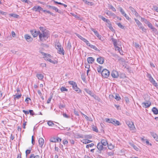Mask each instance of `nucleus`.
<instances>
[{
    "mask_svg": "<svg viewBox=\"0 0 158 158\" xmlns=\"http://www.w3.org/2000/svg\"><path fill=\"white\" fill-rule=\"evenodd\" d=\"M129 9L133 14L135 15L136 16H138L139 14L138 13L135 11V9L133 7L131 6H130Z\"/></svg>",
    "mask_w": 158,
    "mask_h": 158,
    "instance_id": "17",
    "label": "nucleus"
},
{
    "mask_svg": "<svg viewBox=\"0 0 158 158\" xmlns=\"http://www.w3.org/2000/svg\"><path fill=\"white\" fill-rule=\"evenodd\" d=\"M58 51V52L60 54L64 55V51L62 47H61L59 48V49H57Z\"/></svg>",
    "mask_w": 158,
    "mask_h": 158,
    "instance_id": "16",
    "label": "nucleus"
},
{
    "mask_svg": "<svg viewBox=\"0 0 158 158\" xmlns=\"http://www.w3.org/2000/svg\"><path fill=\"white\" fill-rule=\"evenodd\" d=\"M39 29L40 30V31H42V33H41V34H44L45 35V36L46 37V38H45V40L48 39V37L47 36V33L46 32V30L44 28L41 27H39Z\"/></svg>",
    "mask_w": 158,
    "mask_h": 158,
    "instance_id": "8",
    "label": "nucleus"
},
{
    "mask_svg": "<svg viewBox=\"0 0 158 158\" xmlns=\"http://www.w3.org/2000/svg\"><path fill=\"white\" fill-rule=\"evenodd\" d=\"M92 129L94 131L96 132H98V129L96 126H94L92 127Z\"/></svg>",
    "mask_w": 158,
    "mask_h": 158,
    "instance_id": "43",
    "label": "nucleus"
},
{
    "mask_svg": "<svg viewBox=\"0 0 158 158\" xmlns=\"http://www.w3.org/2000/svg\"><path fill=\"white\" fill-rule=\"evenodd\" d=\"M106 14L108 15H115L114 14H113L111 12L109 11H108L106 12Z\"/></svg>",
    "mask_w": 158,
    "mask_h": 158,
    "instance_id": "54",
    "label": "nucleus"
},
{
    "mask_svg": "<svg viewBox=\"0 0 158 158\" xmlns=\"http://www.w3.org/2000/svg\"><path fill=\"white\" fill-rule=\"evenodd\" d=\"M111 123L115 126H119L120 125V123L119 121L115 119H112Z\"/></svg>",
    "mask_w": 158,
    "mask_h": 158,
    "instance_id": "18",
    "label": "nucleus"
},
{
    "mask_svg": "<svg viewBox=\"0 0 158 158\" xmlns=\"http://www.w3.org/2000/svg\"><path fill=\"white\" fill-rule=\"evenodd\" d=\"M87 61L89 64H92L95 61V59L93 57H90L87 58Z\"/></svg>",
    "mask_w": 158,
    "mask_h": 158,
    "instance_id": "15",
    "label": "nucleus"
},
{
    "mask_svg": "<svg viewBox=\"0 0 158 158\" xmlns=\"http://www.w3.org/2000/svg\"><path fill=\"white\" fill-rule=\"evenodd\" d=\"M89 47H90L91 48H92L96 51L99 52L100 51V50L94 45H93L91 44Z\"/></svg>",
    "mask_w": 158,
    "mask_h": 158,
    "instance_id": "30",
    "label": "nucleus"
},
{
    "mask_svg": "<svg viewBox=\"0 0 158 158\" xmlns=\"http://www.w3.org/2000/svg\"><path fill=\"white\" fill-rule=\"evenodd\" d=\"M25 152L26 156H27V155L30 153L31 152V150H26Z\"/></svg>",
    "mask_w": 158,
    "mask_h": 158,
    "instance_id": "56",
    "label": "nucleus"
},
{
    "mask_svg": "<svg viewBox=\"0 0 158 158\" xmlns=\"http://www.w3.org/2000/svg\"><path fill=\"white\" fill-rule=\"evenodd\" d=\"M47 55V56H44V59L45 60L49 61V58L48 57V56H49V54H48Z\"/></svg>",
    "mask_w": 158,
    "mask_h": 158,
    "instance_id": "55",
    "label": "nucleus"
},
{
    "mask_svg": "<svg viewBox=\"0 0 158 158\" xmlns=\"http://www.w3.org/2000/svg\"><path fill=\"white\" fill-rule=\"evenodd\" d=\"M119 9L121 14L123 15L125 13V12L121 7H119Z\"/></svg>",
    "mask_w": 158,
    "mask_h": 158,
    "instance_id": "41",
    "label": "nucleus"
},
{
    "mask_svg": "<svg viewBox=\"0 0 158 158\" xmlns=\"http://www.w3.org/2000/svg\"><path fill=\"white\" fill-rule=\"evenodd\" d=\"M152 111L155 114H158V110L157 108L155 107H153L152 108Z\"/></svg>",
    "mask_w": 158,
    "mask_h": 158,
    "instance_id": "27",
    "label": "nucleus"
},
{
    "mask_svg": "<svg viewBox=\"0 0 158 158\" xmlns=\"http://www.w3.org/2000/svg\"><path fill=\"white\" fill-rule=\"evenodd\" d=\"M73 89H74L78 93H81V91L80 90V89L77 87V84H76L75 87L73 86Z\"/></svg>",
    "mask_w": 158,
    "mask_h": 158,
    "instance_id": "23",
    "label": "nucleus"
},
{
    "mask_svg": "<svg viewBox=\"0 0 158 158\" xmlns=\"http://www.w3.org/2000/svg\"><path fill=\"white\" fill-rule=\"evenodd\" d=\"M130 145L132 147L134 148L135 149V150L138 151L139 149V148L135 145L133 143H130Z\"/></svg>",
    "mask_w": 158,
    "mask_h": 158,
    "instance_id": "34",
    "label": "nucleus"
},
{
    "mask_svg": "<svg viewBox=\"0 0 158 158\" xmlns=\"http://www.w3.org/2000/svg\"><path fill=\"white\" fill-rule=\"evenodd\" d=\"M111 40L113 43L114 46H116V45H118L117 40L116 39H114L113 38H112Z\"/></svg>",
    "mask_w": 158,
    "mask_h": 158,
    "instance_id": "24",
    "label": "nucleus"
},
{
    "mask_svg": "<svg viewBox=\"0 0 158 158\" xmlns=\"http://www.w3.org/2000/svg\"><path fill=\"white\" fill-rule=\"evenodd\" d=\"M69 84L72 85L73 87V86L75 87L76 84H77L76 83L73 81H69Z\"/></svg>",
    "mask_w": 158,
    "mask_h": 158,
    "instance_id": "31",
    "label": "nucleus"
},
{
    "mask_svg": "<svg viewBox=\"0 0 158 158\" xmlns=\"http://www.w3.org/2000/svg\"><path fill=\"white\" fill-rule=\"evenodd\" d=\"M104 58L103 57L100 56L97 59V61L100 64H103L104 62Z\"/></svg>",
    "mask_w": 158,
    "mask_h": 158,
    "instance_id": "10",
    "label": "nucleus"
},
{
    "mask_svg": "<svg viewBox=\"0 0 158 158\" xmlns=\"http://www.w3.org/2000/svg\"><path fill=\"white\" fill-rule=\"evenodd\" d=\"M30 32L34 37H35L39 35L40 41L43 42L45 40V38H46L45 35L44 34H41L40 31L31 30L30 31Z\"/></svg>",
    "mask_w": 158,
    "mask_h": 158,
    "instance_id": "1",
    "label": "nucleus"
},
{
    "mask_svg": "<svg viewBox=\"0 0 158 158\" xmlns=\"http://www.w3.org/2000/svg\"><path fill=\"white\" fill-rule=\"evenodd\" d=\"M60 90L63 91H68V89L64 87H62L60 88Z\"/></svg>",
    "mask_w": 158,
    "mask_h": 158,
    "instance_id": "44",
    "label": "nucleus"
},
{
    "mask_svg": "<svg viewBox=\"0 0 158 158\" xmlns=\"http://www.w3.org/2000/svg\"><path fill=\"white\" fill-rule=\"evenodd\" d=\"M54 45L56 49H59L61 47V45L57 40H56V42H55Z\"/></svg>",
    "mask_w": 158,
    "mask_h": 158,
    "instance_id": "19",
    "label": "nucleus"
},
{
    "mask_svg": "<svg viewBox=\"0 0 158 158\" xmlns=\"http://www.w3.org/2000/svg\"><path fill=\"white\" fill-rule=\"evenodd\" d=\"M11 16L12 17H13L14 18H18L19 17V15L16 14H12L11 15Z\"/></svg>",
    "mask_w": 158,
    "mask_h": 158,
    "instance_id": "50",
    "label": "nucleus"
},
{
    "mask_svg": "<svg viewBox=\"0 0 158 158\" xmlns=\"http://www.w3.org/2000/svg\"><path fill=\"white\" fill-rule=\"evenodd\" d=\"M102 68V67L101 66H99L97 68V70L99 73H101V70Z\"/></svg>",
    "mask_w": 158,
    "mask_h": 158,
    "instance_id": "36",
    "label": "nucleus"
},
{
    "mask_svg": "<svg viewBox=\"0 0 158 158\" xmlns=\"http://www.w3.org/2000/svg\"><path fill=\"white\" fill-rule=\"evenodd\" d=\"M92 31H93L95 33V35L97 36H99V33L98 31L95 30L94 29H92Z\"/></svg>",
    "mask_w": 158,
    "mask_h": 158,
    "instance_id": "48",
    "label": "nucleus"
},
{
    "mask_svg": "<svg viewBox=\"0 0 158 158\" xmlns=\"http://www.w3.org/2000/svg\"><path fill=\"white\" fill-rule=\"evenodd\" d=\"M125 18H126L129 21H131V19L129 17V16L126 14V13L124 14V15H123Z\"/></svg>",
    "mask_w": 158,
    "mask_h": 158,
    "instance_id": "42",
    "label": "nucleus"
},
{
    "mask_svg": "<svg viewBox=\"0 0 158 158\" xmlns=\"http://www.w3.org/2000/svg\"><path fill=\"white\" fill-rule=\"evenodd\" d=\"M84 41V42H85L86 43V44L87 46H90V45L91 44H90L89 43V41H88V40H86V39H85V40H84V41Z\"/></svg>",
    "mask_w": 158,
    "mask_h": 158,
    "instance_id": "51",
    "label": "nucleus"
},
{
    "mask_svg": "<svg viewBox=\"0 0 158 158\" xmlns=\"http://www.w3.org/2000/svg\"><path fill=\"white\" fill-rule=\"evenodd\" d=\"M112 119V118H106V122L108 123H111Z\"/></svg>",
    "mask_w": 158,
    "mask_h": 158,
    "instance_id": "49",
    "label": "nucleus"
},
{
    "mask_svg": "<svg viewBox=\"0 0 158 158\" xmlns=\"http://www.w3.org/2000/svg\"><path fill=\"white\" fill-rule=\"evenodd\" d=\"M107 27L109 28V29L111 31H114V30L113 29V27H112L111 24H110L108 26H107Z\"/></svg>",
    "mask_w": 158,
    "mask_h": 158,
    "instance_id": "47",
    "label": "nucleus"
},
{
    "mask_svg": "<svg viewBox=\"0 0 158 158\" xmlns=\"http://www.w3.org/2000/svg\"><path fill=\"white\" fill-rule=\"evenodd\" d=\"M126 123L130 130H133L135 128L133 123L132 122L128 121H126Z\"/></svg>",
    "mask_w": 158,
    "mask_h": 158,
    "instance_id": "5",
    "label": "nucleus"
},
{
    "mask_svg": "<svg viewBox=\"0 0 158 158\" xmlns=\"http://www.w3.org/2000/svg\"><path fill=\"white\" fill-rule=\"evenodd\" d=\"M36 77L39 79L42 80L43 78V76L41 74H37L36 75Z\"/></svg>",
    "mask_w": 158,
    "mask_h": 158,
    "instance_id": "32",
    "label": "nucleus"
},
{
    "mask_svg": "<svg viewBox=\"0 0 158 158\" xmlns=\"http://www.w3.org/2000/svg\"><path fill=\"white\" fill-rule=\"evenodd\" d=\"M111 75L112 77L114 78H117L118 77V73L115 70H113L112 72Z\"/></svg>",
    "mask_w": 158,
    "mask_h": 158,
    "instance_id": "9",
    "label": "nucleus"
},
{
    "mask_svg": "<svg viewBox=\"0 0 158 158\" xmlns=\"http://www.w3.org/2000/svg\"><path fill=\"white\" fill-rule=\"evenodd\" d=\"M114 146L113 145H112L111 144H108V148L109 149L111 150L113 149L114 148Z\"/></svg>",
    "mask_w": 158,
    "mask_h": 158,
    "instance_id": "39",
    "label": "nucleus"
},
{
    "mask_svg": "<svg viewBox=\"0 0 158 158\" xmlns=\"http://www.w3.org/2000/svg\"><path fill=\"white\" fill-rule=\"evenodd\" d=\"M23 112L26 115L28 114L29 113V111H26L25 110H23Z\"/></svg>",
    "mask_w": 158,
    "mask_h": 158,
    "instance_id": "63",
    "label": "nucleus"
},
{
    "mask_svg": "<svg viewBox=\"0 0 158 158\" xmlns=\"http://www.w3.org/2000/svg\"><path fill=\"white\" fill-rule=\"evenodd\" d=\"M21 1L23 2H25L28 4H30L31 3L29 0H21Z\"/></svg>",
    "mask_w": 158,
    "mask_h": 158,
    "instance_id": "46",
    "label": "nucleus"
},
{
    "mask_svg": "<svg viewBox=\"0 0 158 158\" xmlns=\"http://www.w3.org/2000/svg\"><path fill=\"white\" fill-rule=\"evenodd\" d=\"M24 37L25 40L28 42H31L33 41V38L31 37L30 35L28 34L25 35L24 36Z\"/></svg>",
    "mask_w": 158,
    "mask_h": 158,
    "instance_id": "7",
    "label": "nucleus"
},
{
    "mask_svg": "<svg viewBox=\"0 0 158 158\" xmlns=\"http://www.w3.org/2000/svg\"><path fill=\"white\" fill-rule=\"evenodd\" d=\"M151 135L157 141H158V135L153 132H150Z\"/></svg>",
    "mask_w": 158,
    "mask_h": 158,
    "instance_id": "11",
    "label": "nucleus"
},
{
    "mask_svg": "<svg viewBox=\"0 0 158 158\" xmlns=\"http://www.w3.org/2000/svg\"><path fill=\"white\" fill-rule=\"evenodd\" d=\"M150 81L157 88H158V85L153 78H151V80H150Z\"/></svg>",
    "mask_w": 158,
    "mask_h": 158,
    "instance_id": "22",
    "label": "nucleus"
},
{
    "mask_svg": "<svg viewBox=\"0 0 158 158\" xmlns=\"http://www.w3.org/2000/svg\"><path fill=\"white\" fill-rule=\"evenodd\" d=\"M85 90L86 92H87L88 94H89L91 96L93 97H94V94L92 93L91 91H90L89 90L87 89H85Z\"/></svg>",
    "mask_w": 158,
    "mask_h": 158,
    "instance_id": "26",
    "label": "nucleus"
},
{
    "mask_svg": "<svg viewBox=\"0 0 158 158\" xmlns=\"http://www.w3.org/2000/svg\"><path fill=\"white\" fill-rule=\"evenodd\" d=\"M63 143L64 145H67L68 143V141L67 140L64 139L63 140Z\"/></svg>",
    "mask_w": 158,
    "mask_h": 158,
    "instance_id": "61",
    "label": "nucleus"
},
{
    "mask_svg": "<svg viewBox=\"0 0 158 158\" xmlns=\"http://www.w3.org/2000/svg\"><path fill=\"white\" fill-rule=\"evenodd\" d=\"M50 62L54 64H57L58 63L57 59L56 58L54 59L51 58L50 59Z\"/></svg>",
    "mask_w": 158,
    "mask_h": 158,
    "instance_id": "13",
    "label": "nucleus"
},
{
    "mask_svg": "<svg viewBox=\"0 0 158 158\" xmlns=\"http://www.w3.org/2000/svg\"><path fill=\"white\" fill-rule=\"evenodd\" d=\"M99 17L101 18L104 22H106L107 19H106L105 17L101 15H99Z\"/></svg>",
    "mask_w": 158,
    "mask_h": 158,
    "instance_id": "45",
    "label": "nucleus"
},
{
    "mask_svg": "<svg viewBox=\"0 0 158 158\" xmlns=\"http://www.w3.org/2000/svg\"><path fill=\"white\" fill-rule=\"evenodd\" d=\"M42 9V8L40 6H38L37 7L36 6H35L33 7V10L35 11H40V10H41Z\"/></svg>",
    "mask_w": 158,
    "mask_h": 158,
    "instance_id": "25",
    "label": "nucleus"
},
{
    "mask_svg": "<svg viewBox=\"0 0 158 158\" xmlns=\"http://www.w3.org/2000/svg\"><path fill=\"white\" fill-rule=\"evenodd\" d=\"M115 50L120 51V48L116 45V46H114Z\"/></svg>",
    "mask_w": 158,
    "mask_h": 158,
    "instance_id": "62",
    "label": "nucleus"
},
{
    "mask_svg": "<svg viewBox=\"0 0 158 158\" xmlns=\"http://www.w3.org/2000/svg\"><path fill=\"white\" fill-rule=\"evenodd\" d=\"M94 144L93 143H91L90 144L87 145L86 147V148H88L89 147H92L93 146H94Z\"/></svg>",
    "mask_w": 158,
    "mask_h": 158,
    "instance_id": "53",
    "label": "nucleus"
},
{
    "mask_svg": "<svg viewBox=\"0 0 158 158\" xmlns=\"http://www.w3.org/2000/svg\"><path fill=\"white\" fill-rule=\"evenodd\" d=\"M39 146L42 148L44 143V139L42 138H40L39 139Z\"/></svg>",
    "mask_w": 158,
    "mask_h": 158,
    "instance_id": "12",
    "label": "nucleus"
},
{
    "mask_svg": "<svg viewBox=\"0 0 158 158\" xmlns=\"http://www.w3.org/2000/svg\"><path fill=\"white\" fill-rule=\"evenodd\" d=\"M114 97L117 101H119L121 99L119 94H115L114 96L113 95H110L109 97Z\"/></svg>",
    "mask_w": 158,
    "mask_h": 158,
    "instance_id": "14",
    "label": "nucleus"
},
{
    "mask_svg": "<svg viewBox=\"0 0 158 158\" xmlns=\"http://www.w3.org/2000/svg\"><path fill=\"white\" fill-rule=\"evenodd\" d=\"M147 25L148 27L151 29V28H152L153 27L152 24L150 23H149V24Z\"/></svg>",
    "mask_w": 158,
    "mask_h": 158,
    "instance_id": "64",
    "label": "nucleus"
},
{
    "mask_svg": "<svg viewBox=\"0 0 158 158\" xmlns=\"http://www.w3.org/2000/svg\"><path fill=\"white\" fill-rule=\"evenodd\" d=\"M71 48V43L69 41L68 43L66 45V48H67L69 50H70Z\"/></svg>",
    "mask_w": 158,
    "mask_h": 158,
    "instance_id": "33",
    "label": "nucleus"
},
{
    "mask_svg": "<svg viewBox=\"0 0 158 158\" xmlns=\"http://www.w3.org/2000/svg\"><path fill=\"white\" fill-rule=\"evenodd\" d=\"M94 98L97 100H98V101H100V99L98 96H96L94 95V97H93Z\"/></svg>",
    "mask_w": 158,
    "mask_h": 158,
    "instance_id": "60",
    "label": "nucleus"
},
{
    "mask_svg": "<svg viewBox=\"0 0 158 158\" xmlns=\"http://www.w3.org/2000/svg\"><path fill=\"white\" fill-rule=\"evenodd\" d=\"M85 4H87L88 5H89V6H92L93 5V2H88L87 1V2H86Z\"/></svg>",
    "mask_w": 158,
    "mask_h": 158,
    "instance_id": "58",
    "label": "nucleus"
},
{
    "mask_svg": "<svg viewBox=\"0 0 158 158\" xmlns=\"http://www.w3.org/2000/svg\"><path fill=\"white\" fill-rule=\"evenodd\" d=\"M100 143H102V145L105 147H106L107 145L108 144L107 141L106 140L104 139H102Z\"/></svg>",
    "mask_w": 158,
    "mask_h": 158,
    "instance_id": "20",
    "label": "nucleus"
},
{
    "mask_svg": "<svg viewBox=\"0 0 158 158\" xmlns=\"http://www.w3.org/2000/svg\"><path fill=\"white\" fill-rule=\"evenodd\" d=\"M29 112L30 114L32 116H34V115H36V114H35L33 110H29Z\"/></svg>",
    "mask_w": 158,
    "mask_h": 158,
    "instance_id": "37",
    "label": "nucleus"
},
{
    "mask_svg": "<svg viewBox=\"0 0 158 158\" xmlns=\"http://www.w3.org/2000/svg\"><path fill=\"white\" fill-rule=\"evenodd\" d=\"M109 7L110 8V9H111L112 11H116L115 9L111 5H109Z\"/></svg>",
    "mask_w": 158,
    "mask_h": 158,
    "instance_id": "52",
    "label": "nucleus"
},
{
    "mask_svg": "<svg viewBox=\"0 0 158 158\" xmlns=\"http://www.w3.org/2000/svg\"><path fill=\"white\" fill-rule=\"evenodd\" d=\"M92 142V141L89 139H83L82 141V142L85 144L88 143Z\"/></svg>",
    "mask_w": 158,
    "mask_h": 158,
    "instance_id": "29",
    "label": "nucleus"
},
{
    "mask_svg": "<svg viewBox=\"0 0 158 158\" xmlns=\"http://www.w3.org/2000/svg\"><path fill=\"white\" fill-rule=\"evenodd\" d=\"M50 8L54 10L56 12L58 11V9L57 8L54 6H50Z\"/></svg>",
    "mask_w": 158,
    "mask_h": 158,
    "instance_id": "38",
    "label": "nucleus"
},
{
    "mask_svg": "<svg viewBox=\"0 0 158 158\" xmlns=\"http://www.w3.org/2000/svg\"><path fill=\"white\" fill-rule=\"evenodd\" d=\"M31 143L33 145H34L35 143V139H34L33 135H32L31 137Z\"/></svg>",
    "mask_w": 158,
    "mask_h": 158,
    "instance_id": "59",
    "label": "nucleus"
},
{
    "mask_svg": "<svg viewBox=\"0 0 158 158\" xmlns=\"http://www.w3.org/2000/svg\"><path fill=\"white\" fill-rule=\"evenodd\" d=\"M97 148L98 149V151H97V152L99 153H101L102 151L105 150L106 149V147L103 146L102 143H101L100 142L98 143Z\"/></svg>",
    "mask_w": 158,
    "mask_h": 158,
    "instance_id": "2",
    "label": "nucleus"
},
{
    "mask_svg": "<svg viewBox=\"0 0 158 158\" xmlns=\"http://www.w3.org/2000/svg\"><path fill=\"white\" fill-rule=\"evenodd\" d=\"M151 103L149 101H147L145 102H143L142 103V106L145 108H147L149 107L151 105Z\"/></svg>",
    "mask_w": 158,
    "mask_h": 158,
    "instance_id": "6",
    "label": "nucleus"
},
{
    "mask_svg": "<svg viewBox=\"0 0 158 158\" xmlns=\"http://www.w3.org/2000/svg\"><path fill=\"white\" fill-rule=\"evenodd\" d=\"M61 140V139L58 137L53 136L50 139V142H60Z\"/></svg>",
    "mask_w": 158,
    "mask_h": 158,
    "instance_id": "4",
    "label": "nucleus"
},
{
    "mask_svg": "<svg viewBox=\"0 0 158 158\" xmlns=\"http://www.w3.org/2000/svg\"><path fill=\"white\" fill-rule=\"evenodd\" d=\"M14 99L15 100L16 99H19L21 98L22 94H21L18 95H17V94L15 95H13Z\"/></svg>",
    "mask_w": 158,
    "mask_h": 158,
    "instance_id": "28",
    "label": "nucleus"
},
{
    "mask_svg": "<svg viewBox=\"0 0 158 158\" xmlns=\"http://www.w3.org/2000/svg\"><path fill=\"white\" fill-rule=\"evenodd\" d=\"M124 99L127 103H129V100L128 98L127 97H125L124 98Z\"/></svg>",
    "mask_w": 158,
    "mask_h": 158,
    "instance_id": "57",
    "label": "nucleus"
},
{
    "mask_svg": "<svg viewBox=\"0 0 158 158\" xmlns=\"http://www.w3.org/2000/svg\"><path fill=\"white\" fill-rule=\"evenodd\" d=\"M77 36L81 40H82V41H84V40H85V39L82 36H81V35H79V34H76Z\"/></svg>",
    "mask_w": 158,
    "mask_h": 158,
    "instance_id": "40",
    "label": "nucleus"
},
{
    "mask_svg": "<svg viewBox=\"0 0 158 158\" xmlns=\"http://www.w3.org/2000/svg\"><path fill=\"white\" fill-rule=\"evenodd\" d=\"M117 25L120 28L124 29L125 27L123 26V25H122L121 23H116Z\"/></svg>",
    "mask_w": 158,
    "mask_h": 158,
    "instance_id": "35",
    "label": "nucleus"
},
{
    "mask_svg": "<svg viewBox=\"0 0 158 158\" xmlns=\"http://www.w3.org/2000/svg\"><path fill=\"white\" fill-rule=\"evenodd\" d=\"M110 72L106 69H103L101 72L102 76L105 78L108 77L110 75Z\"/></svg>",
    "mask_w": 158,
    "mask_h": 158,
    "instance_id": "3",
    "label": "nucleus"
},
{
    "mask_svg": "<svg viewBox=\"0 0 158 158\" xmlns=\"http://www.w3.org/2000/svg\"><path fill=\"white\" fill-rule=\"evenodd\" d=\"M134 20L139 28L142 27V26H143L142 23L138 20L135 18L134 19Z\"/></svg>",
    "mask_w": 158,
    "mask_h": 158,
    "instance_id": "21",
    "label": "nucleus"
}]
</instances>
